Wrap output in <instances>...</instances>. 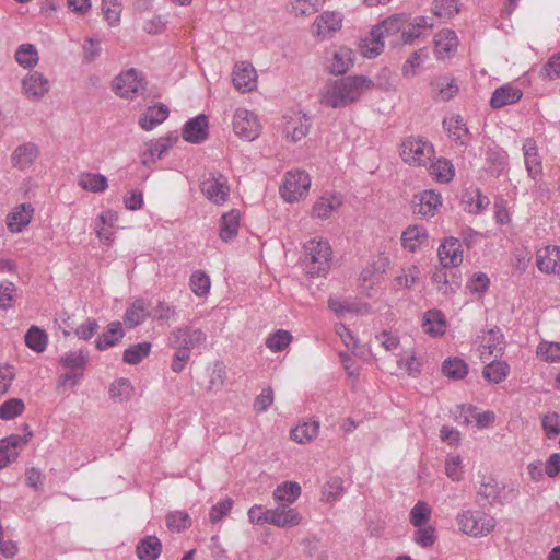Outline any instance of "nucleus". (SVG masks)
<instances>
[{
    "label": "nucleus",
    "mask_w": 560,
    "mask_h": 560,
    "mask_svg": "<svg viewBox=\"0 0 560 560\" xmlns=\"http://www.w3.org/2000/svg\"><path fill=\"white\" fill-rule=\"evenodd\" d=\"M412 203L415 214L421 218H431L442 206V197L433 189L424 190L415 195Z\"/></svg>",
    "instance_id": "9b49d317"
},
{
    "label": "nucleus",
    "mask_w": 560,
    "mask_h": 560,
    "mask_svg": "<svg viewBox=\"0 0 560 560\" xmlns=\"http://www.w3.org/2000/svg\"><path fill=\"white\" fill-rule=\"evenodd\" d=\"M113 89L120 97L133 98L145 86L140 73L131 68L115 78Z\"/></svg>",
    "instance_id": "9d476101"
},
{
    "label": "nucleus",
    "mask_w": 560,
    "mask_h": 560,
    "mask_svg": "<svg viewBox=\"0 0 560 560\" xmlns=\"http://www.w3.org/2000/svg\"><path fill=\"white\" fill-rule=\"evenodd\" d=\"M343 16L336 11H325L313 23V33L317 37L327 38L341 28Z\"/></svg>",
    "instance_id": "ddd939ff"
},
{
    "label": "nucleus",
    "mask_w": 560,
    "mask_h": 560,
    "mask_svg": "<svg viewBox=\"0 0 560 560\" xmlns=\"http://www.w3.org/2000/svg\"><path fill=\"white\" fill-rule=\"evenodd\" d=\"M200 189L205 197L215 205H223L230 196L226 176L220 172H209L202 175Z\"/></svg>",
    "instance_id": "0eeeda50"
},
{
    "label": "nucleus",
    "mask_w": 560,
    "mask_h": 560,
    "mask_svg": "<svg viewBox=\"0 0 560 560\" xmlns=\"http://www.w3.org/2000/svg\"><path fill=\"white\" fill-rule=\"evenodd\" d=\"M47 342L48 336L46 331L37 326H31L25 334L26 346L35 352L40 353L45 351Z\"/></svg>",
    "instance_id": "37998d69"
},
{
    "label": "nucleus",
    "mask_w": 560,
    "mask_h": 560,
    "mask_svg": "<svg viewBox=\"0 0 560 560\" xmlns=\"http://www.w3.org/2000/svg\"><path fill=\"white\" fill-rule=\"evenodd\" d=\"M542 429L548 439H553L560 434V415L557 412H548L541 420Z\"/></svg>",
    "instance_id": "0e129e2a"
},
{
    "label": "nucleus",
    "mask_w": 560,
    "mask_h": 560,
    "mask_svg": "<svg viewBox=\"0 0 560 560\" xmlns=\"http://www.w3.org/2000/svg\"><path fill=\"white\" fill-rule=\"evenodd\" d=\"M79 186L84 190L102 192L107 188L108 184L104 175L84 173L79 176Z\"/></svg>",
    "instance_id": "a18cd8bd"
},
{
    "label": "nucleus",
    "mask_w": 560,
    "mask_h": 560,
    "mask_svg": "<svg viewBox=\"0 0 560 560\" xmlns=\"http://www.w3.org/2000/svg\"><path fill=\"white\" fill-rule=\"evenodd\" d=\"M462 457L459 455L451 456L445 462V474L453 481L463 479Z\"/></svg>",
    "instance_id": "774afa93"
},
{
    "label": "nucleus",
    "mask_w": 560,
    "mask_h": 560,
    "mask_svg": "<svg viewBox=\"0 0 560 560\" xmlns=\"http://www.w3.org/2000/svg\"><path fill=\"white\" fill-rule=\"evenodd\" d=\"M343 492V481L340 477H331L325 485L323 499L327 502L336 501Z\"/></svg>",
    "instance_id": "680f3d73"
},
{
    "label": "nucleus",
    "mask_w": 560,
    "mask_h": 560,
    "mask_svg": "<svg viewBox=\"0 0 560 560\" xmlns=\"http://www.w3.org/2000/svg\"><path fill=\"white\" fill-rule=\"evenodd\" d=\"M207 340V335L192 326H183L172 330L167 337V346L175 350L171 370L180 373L190 359L191 350L200 347Z\"/></svg>",
    "instance_id": "f03ea898"
},
{
    "label": "nucleus",
    "mask_w": 560,
    "mask_h": 560,
    "mask_svg": "<svg viewBox=\"0 0 560 560\" xmlns=\"http://www.w3.org/2000/svg\"><path fill=\"white\" fill-rule=\"evenodd\" d=\"M443 127L447 130L448 136L458 144L466 145L469 138V130L464 119L457 115L450 119L443 120Z\"/></svg>",
    "instance_id": "c756f323"
},
{
    "label": "nucleus",
    "mask_w": 560,
    "mask_h": 560,
    "mask_svg": "<svg viewBox=\"0 0 560 560\" xmlns=\"http://www.w3.org/2000/svg\"><path fill=\"white\" fill-rule=\"evenodd\" d=\"M318 429V421H305L291 430V439L301 444L307 443L317 436Z\"/></svg>",
    "instance_id": "ea45409f"
},
{
    "label": "nucleus",
    "mask_w": 560,
    "mask_h": 560,
    "mask_svg": "<svg viewBox=\"0 0 560 560\" xmlns=\"http://www.w3.org/2000/svg\"><path fill=\"white\" fill-rule=\"evenodd\" d=\"M185 141L190 143H201L208 139L209 121L205 114H200L189 119L182 131Z\"/></svg>",
    "instance_id": "4468645a"
},
{
    "label": "nucleus",
    "mask_w": 560,
    "mask_h": 560,
    "mask_svg": "<svg viewBox=\"0 0 560 560\" xmlns=\"http://www.w3.org/2000/svg\"><path fill=\"white\" fill-rule=\"evenodd\" d=\"M301 495V487L298 482L284 481L273 491V499L279 503L290 505Z\"/></svg>",
    "instance_id": "4c0bfd02"
},
{
    "label": "nucleus",
    "mask_w": 560,
    "mask_h": 560,
    "mask_svg": "<svg viewBox=\"0 0 560 560\" xmlns=\"http://www.w3.org/2000/svg\"><path fill=\"white\" fill-rule=\"evenodd\" d=\"M168 115V107L165 104L159 103L147 108L143 116L139 119V125L142 129L149 131L166 120Z\"/></svg>",
    "instance_id": "4be33fe9"
},
{
    "label": "nucleus",
    "mask_w": 560,
    "mask_h": 560,
    "mask_svg": "<svg viewBox=\"0 0 560 560\" xmlns=\"http://www.w3.org/2000/svg\"><path fill=\"white\" fill-rule=\"evenodd\" d=\"M431 516V509L424 501H418L410 511V523L415 527L424 526Z\"/></svg>",
    "instance_id": "603ef678"
},
{
    "label": "nucleus",
    "mask_w": 560,
    "mask_h": 560,
    "mask_svg": "<svg viewBox=\"0 0 560 560\" xmlns=\"http://www.w3.org/2000/svg\"><path fill=\"white\" fill-rule=\"evenodd\" d=\"M442 372L450 378L462 380L468 373L466 362L459 358H450L444 361Z\"/></svg>",
    "instance_id": "09e8293b"
},
{
    "label": "nucleus",
    "mask_w": 560,
    "mask_h": 560,
    "mask_svg": "<svg viewBox=\"0 0 560 560\" xmlns=\"http://www.w3.org/2000/svg\"><path fill=\"white\" fill-rule=\"evenodd\" d=\"M132 390L131 383L127 378L115 381L109 387V396L112 399L122 401L130 396Z\"/></svg>",
    "instance_id": "052dcab7"
},
{
    "label": "nucleus",
    "mask_w": 560,
    "mask_h": 560,
    "mask_svg": "<svg viewBox=\"0 0 560 560\" xmlns=\"http://www.w3.org/2000/svg\"><path fill=\"white\" fill-rule=\"evenodd\" d=\"M302 266L307 276L325 277L331 266V247L328 242L310 240L304 244Z\"/></svg>",
    "instance_id": "7ed1b4c3"
},
{
    "label": "nucleus",
    "mask_w": 560,
    "mask_h": 560,
    "mask_svg": "<svg viewBox=\"0 0 560 560\" xmlns=\"http://www.w3.org/2000/svg\"><path fill=\"white\" fill-rule=\"evenodd\" d=\"M409 16L406 14H395L381 24L374 26L371 31L372 43L371 46L365 45L363 55L366 58H375L384 48L383 38L387 35H393L397 32H402V27L407 24Z\"/></svg>",
    "instance_id": "20e7f679"
},
{
    "label": "nucleus",
    "mask_w": 560,
    "mask_h": 560,
    "mask_svg": "<svg viewBox=\"0 0 560 560\" xmlns=\"http://www.w3.org/2000/svg\"><path fill=\"white\" fill-rule=\"evenodd\" d=\"M430 174L440 183H448L453 179L455 170L450 160L440 158L431 163Z\"/></svg>",
    "instance_id": "a19ab883"
},
{
    "label": "nucleus",
    "mask_w": 560,
    "mask_h": 560,
    "mask_svg": "<svg viewBox=\"0 0 560 560\" xmlns=\"http://www.w3.org/2000/svg\"><path fill=\"white\" fill-rule=\"evenodd\" d=\"M433 23L429 18L416 16L412 21L407 22L402 27L401 38L405 44H412L416 38L421 35L422 28H431Z\"/></svg>",
    "instance_id": "72a5a7b5"
},
{
    "label": "nucleus",
    "mask_w": 560,
    "mask_h": 560,
    "mask_svg": "<svg viewBox=\"0 0 560 560\" xmlns=\"http://www.w3.org/2000/svg\"><path fill=\"white\" fill-rule=\"evenodd\" d=\"M438 255L444 268L457 267L463 261L462 244L458 238L450 237L442 243Z\"/></svg>",
    "instance_id": "dca6fc26"
},
{
    "label": "nucleus",
    "mask_w": 560,
    "mask_h": 560,
    "mask_svg": "<svg viewBox=\"0 0 560 560\" xmlns=\"http://www.w3.org/2000/svg\"><path fill=\"white\" fill-rule=\"evenodd\" d=\"M301 522L302 516L296 509L285 503H281L275 509H269V524L271 525L290 528L298 526Z\"/></svg>",
    "instance_id": "2eb2a0df"
},
{
    "label": "nucleus",
    "mask_w": 560,
    "mask_h": 560,
    "mask_svg": "<svg viewBox=\"0 0 560 560\" xmlns=\"http://www.w3.org/2000/svg\"><path fill=\"white\" fill-rule=\"evenodd\" d=\"M149 304L143 299L136 300L125 312L124 323L128 328L142 324L149 316Z\"/></svg>",
    "instance_id": "cd10ccee"
},
{
    "label": "nucleus",
    "mask_w": 560,
    "mask_h": 560,
    "mask_svg": "<svg viewBox=\"0 0 560 560\" xmlns=\"http://www.w3.org/2000/svg\"><path fill=\"white\" fill-rule=\"evenodd\" d=\"M102 11L104 18L110 25H116L120 20V5L116 0H103Z\"/></svg>",
    "instance_id": "338daca9"
},
{
    "label": "nucleus",
    "mask_w": 560,
    "mask_h": 560,
    "mask_svg": "<svg viewBox=\"0 0 560 560\" xmlns=\"http://www.w3.org/2000/svg\"><path fill=\"white\" fill-rule=\"evenodd\" d=\"M151 348L152 345L148 341L130 346L125 350L122 360L127 364L136 365L150 354Z\"/></svg>",
    "instance_id": "c03bdc74"
},
{
    "label": "nucleus",
    "mask_w": 560,
    "mask_h": 560,
    "mask_svg": "<svg viewBox=\"0 0 560 560\" xmlns=\"http://www.w3.org/2000/svg\"><path fill=\"white\" fill-rule=\"evenodd\" d=\"M456 520L459 529L472 537L486 536L495 527V520L482 511L465 510L457 514Z\"/></svg>",
    "instance_id": "39448f33"
},
{
    "label": "nucleus",
    "mask_w": 560,
    "mask_h": 560,
    "mask_svg": "<svg viewBox=\"0 0 560 560\" xmlns=\"http://www.w3.org/2000/svg\"><path fill=\"white\" fill-rule=\"evenodd\" d=\"M125 336L120 322H112L107 325V330L103 332L95 341V347L100 351H104L116 346Z\"/></svg>",
    "instance_id": "7c9ffc66"
},
{
    "label": "nucleus",
    "mask_w": 560,
    "mask_h": 560,
    "mask_svg": "<svg viewBox=\"0 0 560 560\" xmlns=\"http://www.w3.org/2000/svg\"><path fill=\"white\" fill-rule=\"evenodd\" d=\"M310 127V118L306 115L296 114L287 122L284 132L293 142H298L307 136Z\"/></svg>",
    "instance_id": "c85d7f7f"
},
{
    "label": "nucleus",
    "mask_w": 560,
    "mask_h": 560,
    "mask_svg": "<svg viewBox=\"0 0 560 560\" xmlns=\"http://www.w3.org/2000/svg\"><path fill=\"white\" fill-rule=\"evenodd\" d=\"M510 372V365L505 361L494 360L488 363L482 371L483 377L493 384L503 382Z\"/></svg>",
    "instance_id": "58836bf2"
},
{
    "label": "nucleus",
    "mask_w": 560,
    "mask_h": 560,
    "mask_svg": "<svg viewBox=\"0 0 560 560\" xmlns=\"http://www.w3.org/2000/svg\"><path fill=\"white\" fill-rule=\"evenodd\" d=\"M190 287L195 294L199 296L206 295L210 289V279L206 273L195 271L190 277Z\"/></svg>",
    "instance_id": "69168bd1"
},
{
    "label": "nucleus",
    "mask_w": 560,
    "mask_h": 560,
    "mask_svg": "<svg viewBox=\"0 0 560 560\" xmlns=\"http://www.w3.org/2000/svg\"><path fill=\"white\" fill-rule=\"evenodd\" d=\"M15 59L18 63L24 68H33L38 62V52L34 45L22 44L16 52Z\"/></svg>",
    "instance_id": "8fccbe9b"
},
{
    "label": "nucleus",
    "mask_w": 560,
    "mask_h": 560,
    "mask_svg": "<svg viewBox=\"0 0 560 560\" xmlns=\"http://www.w3.org/2000/svg\"><path fill=\"white\" fill-rule=\"evenodd\" d=\"M503 487L492 477L483 475L480 480V486L477 490L479 501H485L491 505L500 502V495Z\"/></svg>",
    "instance_id": "5701e85b"
},
{
    "label": "nucleus",
    "mask_w": 560,
    "mask_h": 560,
    "mask_svg": "<svg viewBox=\"0 0 560 560\" xmlns=\"http://www.w3.org/2000/svg\"><path fill=\"white\" fill-rule=\"evenodd\" d=\"M537 355L546 362H559L560 342H541L537 347Z\"/></svg>",
    "instance_id": "bf43d9fd"
},
{
    "label": "nucleus",
    "mask_w": 560,
    "mask_h": 560,
    "mask_svg": "<svg viewBox=\"0 0 560 560\" xmlns=\"http://www.w3.org/2000/svg\"><path fill=\"white\" fill-rule=\"evenodd\" d=\"M458 45L457 35L454 31H443L435 40V51L439 58H444L456 50Z\"/></svg>",
    "instance_id": "79ce46f5"
},
{
    "label": "nucleus",
    "mask_w": 560,
    "mask_h": 560,
    "mask_svg": "<svg viewBox=\"0 0 560 560\" xmlns=\"http://www.w3.org/2000/svg\"><path fill=\"white\" fill-rule=\"evenodd\" d=\"M374 86V82L365 75H348L330 80L320 92V104L331 108L347 107L358 102L361 96Z\"/></svg>",
    "instance_id": "f257e3e1"
},
{
    "label": "nucleus",
    "mask_w": 560,
    "mask_h": 560,
    "mask_svg": "<svg viewBox=\"0 0 560 560\" xmlns=\"http://www.w3.org/2000/svg\"><path fill=\"white\" fill-rule=\"evenodd\" d=\"M413 541L422 548H430L436 540L435 528L432 526L417 527Z\"/></svg>",
    "instance_id": "4d7b16f0"
},
{
    "label": "nucleus",
    "mask_w": 560,
    "mask_h": 560,
    "mask_svg": "<svg viewBox=\"0 0 560 560\" xmlns=\"http://www.w3.org/2000/svg\"><path fill=\"white\" fill-rule=\"evenodd\" d=\"M536 265L541 272L557 273L560 269V247L547 246L537 252Z\"/></svg>",
    "instance_id": "a211bd4d"
},
{
    "label": "nucleus",
    "mask_w": 560,
    "mask_h": 560,
    "mask_svg": "<svg viewBox=\"0 0 560 560\" xmlns=\"http://www.w3.org/2000/svg\"><path fill=\"white\" fill-rule=\"evenodd\" d=\"M292 336L288 330L279 329L266 339V346L273 352L284 350L291 342Z\"/></svg>",
    "instance_id": "3c124183"
},
{
    "label": "nucleus",
    "mask_w": 560,
    "mask_h": 560,
    "mask_svg": "<svg viewBox=\"0 0 560 560\" xmlns=\"http://www.w3.org/2000/svg\"><path fill=\"white\" fill-rule=\"evenodd\" d=\"M22 88L28 98L38 100L49 91V82L40 72L32 71L23 79Z\"/></svg>",
    "instance_id": "6ab92c4d"
},
{
    "label": "nucleus",
    "mask_w": 560,
    "mask_h": 560,
    "mask_svg": "<svg viewBox=\"0 0 560 560\" xmlns=\"http://www.w3.org/2000/svg\"><path fill=\"white\" fill-rule=\"evenodd\" d=\"M354 52L348 47H339L332 52L329 70L335 75H342L353 66Z\"/></svg>",
    "instance_id": "b1692460"
},
{
    "label": "nucleus",
    "mask_w": 560,
    "mask_h": 560,
    "mask_svg": "<svg viewBox=\"0 0 560 560\" xmlns=\"http://www.w3.org/2000/svg\"><path fill=\"white\" fill-rule=\"evenodd\" d=\"M428 243L427 230L419 225L409 226L401 235V244L404 248L411 253L420 249Z\"/></svg>",
    "instance_id": "393cba45"
},
{
    "label": "nucleus",
    "mask_w": 560,
    "mask_h": 560,
    "mask_svg": "<svg viewBox=\"0 0 560 560\" xmlns=\"http://www.w3.org/2000/svg\"><path fill=\"white\" fill-rule=\"evenodd\" d=\"M39 149L33 142H25L15 148L11 154L12 165L19 170L28 168L38 158Z\"/></svg>",
    "instance_id": "aec40b11"
},
{
    "label": "nucleus",
    "mask_w": 560,
    "mask_h": 560,
    "mask_svg": "<svg viewBox=\"0 0 560 560\" xmlns=\"http://www.w3.org/2000/svg\"><path fill=\"white\" fill-rule=\"evenodd\" d=\"M432 90L436 92V98L440 101H450L453 98L458 92V85L455 83L454 79L443 75L434 79L431 82Z\"/></svg>",
    "instance_id": "e433bc0d"
},
{
    "label": "nucleus",
    "mask_w": 560,
    "mask_h": 560,
    "mask_svg": "<svg viewBox=\"0 0 560 560\" xmlns=\"http://www.w3.org/2000/svg\"><path fill=\"white\" fill-rule=\"evenodd\" d=\"M432 281L436 284L438 291L444 295L454 293L460 288V281H450L448 273L444 270V267L433 272Z\"/></svg>",
    "instance_id": "de8ad7c7"
},
{
    "label": "nucleus",
    "mask_w": 560,
    "mask_h": 560,
    "mask_svg": "<svg viewBox=\"0 0 560 560\" xmlns=\"http://www.w3.org/2000/svg\"><path fill=\"white\" fill-rule=\"evenodd\" d=\"M311 186V178L304 171H290L284 175L280 192L288 202H295L307 194Z\"/></svg>",
    "instance_id": "6e6552de"
},
{
    "label": "nucleus",
    "mask_w": 560,
    "mask_h": 560,
    "mask_svg": "<svg viewBox=\"0 0 560 560\" xmlns=\"http://www.w3.org/2000/svg\"><path fill=\"white\" fill-rule=\"evenodd\" d=\"M326 0H291L290 12L295 16L312 15L319 11Z\"/></svg>",
    "instance_id": "49530a36"
},
{
    "label": "nucleus",
    "mask_w": 560,
    "mask_h": 560,
    "mask_svg": "<svg viewBox=\"0 0 560 560\" xmlns=\"http://www.w3.org/2000/svg\"><path fill=\"white\" fill-rule=\"evenodd\" d=\"M522 95L523 93L520 89L512 85H503L492 93L490 105L493 108H501L516 103L521 100Z\"/></svg>",
    "instance_id": "bb28decb"
},
{
    "label": "nucleus",
    "mask_w": 560,
    "mask_h": 560,
    "mask_svg": "<svg viewBox=\"0 0 560 560\" xmlns=\"http://www.w3.org/2000/svg\"><path fill=\"white\" fill-rule=\"evenodd\" d=\"M433 155L432 143L421 137H409L400 145V156L409 165L425 166L432 161Z\"/></svg>",
    "instance_id": "423d86ee"
},
{
    "label": "nucleus",
    "mask_w": 560,
    "mask_h": 560,
    "mask_svg": "<svg viewBox=\"0 0 560 560\" xmlns=\"http://www.w3.org/2000/svg\"><path fill=\"white\" fill-rule=\"evenodd\" d=\"M34 208L31 203L15 207L7 217L8 229L13 233L21 232L32 220Z\"/></svg>",
    "instance_id": "412c9836"
},
{
    "label": "nucleus",
    "mask_w": 560,
    "mask_h": 560,
    "mask_svg": "<svg viewBox=\"0 0 560 560\" xmlns=\"http://www.w3.org/2000/svg\"><path fill=\"white\" fill-rule=\"evenodd\" d=\"M446 322L443 313L439 310H430L424 314L423 328L431 336H442L445 332Z\"/></svg>",
    "instance_id": "c9c22d12"
},
{
    "label": "nucleus",
    "mask_w": 560,
    "mask_h": 560,
    "mask_svg": "<svg viewBox=\"0 0 560 560\" xmlns=\"http://www.w3.org/2000/svg\"><path fill=\"white\" fill-rule=\"evenodd\" d=\"M525 166L528 175L535 179L541 173V161L536 142L527 138L523 144Z\"/></svg>",
    "instance_id": "a878e982"
},
{
    "label": "nucleus",
    "mask_w": 560,
    "mask_h": 560,
    "mask_svg": "<svg viewBox=\"0 0 560 560\" xmlns=\"http://www.w3.org/2000/svg\"><path fill=\"white\" fill-rule=\"evenodd\" d=\"M465 202L467 203L468 211L470 213L477 214L482 212L490 205V199L482 195L480 189H476L474 194L469 195Z\"/></svg>",
    "instance_id": "e2e57ef3"
},
{
    "label": "nucleus",
    "mask_w": 560,
    "mask_h": 560,
    "mask_svg": "<svg viewBox=\"0 0 560 560\" xmlns=\"http://www.w3.org/2000/svg\"><path fill=\"white\" fill-rule=\"evenodd\" d=\"M505 347L504 335L499 327L490 328L481 336L480 358L486 361L490 355L502 354Z\"/></svg>",
    "instance_id": "f8f14e48"
},
{
    "label": "nucleus",
    "mask_w": 560,
    "mask_h": 560,
    "mask_svg": "<svg viewBox=\"0 0 560 560\" xmlns=\"http://www.w3.org/2000/svg\"><path fill=\"white\" fill-rule=\"evenodd\" d=\"M24 410V402L19 398H11L0 406V418L11 420L20 416Z\"/></svg>",
    "instance_id": "6e6d98bb"
},
{
    "label": "nucleus",
    "mask_w": 560,
    "mask_h": 560,
    "mask_svg": "<svg viewBox=\"0 0 560 560\" xmlns=\"http://www.w3.org/2000/svg\"><path fill=\"white\" fill-rule=\"evenodd\" d=\"M544 80H556L560 78V51L553 54L540 70Z\"/></svg>",
    "instance_id": "13d9d810"
},
{
    "label": "nucleus",
    "mask_w": 560,
    "mask_h": 560,
    "mask_svg": "<svg viewBox=\"0 0 560 560\" xmlns=\"http://www.w3.org/2000/svg\"><path fill=\"white\" fill-rule=\"evenodd\" d=\"M139 560H156L162 552V542L156 536H145L136 549Z\"/></svg>",
    "instance_id": "2f4dec72"
},
{
    "label": "nucleus",
    "mask_w": 560,
    "mask_h": 560,
    "mask_svg": "<svg viewBox=\"0 0 560 560\" xmlns=\"http://www.w3.org/2000/svg\"><path fill=\"white\" fill-rule=\"evenodd\" d=\"M240 228V213L236 210H231L221 218L219 236L223 242H229L234 238L238 233Z\"/></svg>",
    "instance_id": "f704fd0d"
},
{
    "label": "nucleus",
    "mask_w": 560,
    "mask_h": 560,
    "mask_svg": "<svg viewBox=\"0 0 560 560\" xmlns=\"http://www.w3.org/2000/svg\"><path fill=\"white\" fill-rule=\"evenodd\" d=\"M60 363L70 370H79V372H83L88 363V357L82 350H79L78 352H68L61 357Z\"/></svg>",
    "instance_id": "5fc2aeb1"
},
{
    "label": "nucleus",
    "mask_w": 560,
    "mask_h": 560,
    "mask_svg": "<svg viewBox=\"0 0 560 560\" xmlns=\"http://www.w3.org/2000/svg\"><path fill=\"white\" fill-rule=\"evenodd\" d=\"M257 73L254 67L246 61H242L234 67L233 84L241 92H249L256 85Z\"/></svg>",
    "instance_id": "f3484780"
},
{
    "label": "nucleus",
    "mask_w": 560,
    "mask_h": 560,
    "mask_svg": "<svg viewBox=\"0 0 560 560\" xmlns=\"http://www.w3.org/2000/svg\"><path fill=\"white\" fill-rule=\"evenodd\" d=\"M341 205L342 200L339 196H323L314 203L312 214L319 219H327L334 211L339 209Z\"/></svg>",
    "instance_id": "473e14b6"
},
{
    "label": "nucleus",
    "mask_w": 560,
    "mask_h": 560,
    "mask_svg": "<svg viewBox=\"0 0 560 560\" xmlns=\"http://www.w3.org/2000/svg\"><path fill=\"white\" fill-rule=\"evenodd\" d=\"M233 129L240 138L253 141L259 136L260 124L254 113L237 108L233 116Z\"/></svg>",
    "instance_id": "1a4fd4ad"
},
{
    "label": "nucleus",
    "mask_w": 560,
    "mask_h": 560,
    "mask_svg": "<svg viewBox=\"0 0 560 560\" xmlns=\"http://www.w3.org/2000/svg\"><path fill=\"white\" fill-rule=\"evenodd\" d=\"M459 12L458 0H434L433 13L442 19H451Z\"/></svg>",
    "instance_id": "864d4df0"
}]
</instances>
